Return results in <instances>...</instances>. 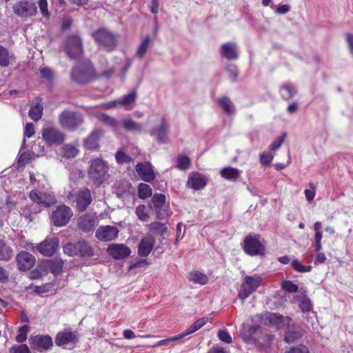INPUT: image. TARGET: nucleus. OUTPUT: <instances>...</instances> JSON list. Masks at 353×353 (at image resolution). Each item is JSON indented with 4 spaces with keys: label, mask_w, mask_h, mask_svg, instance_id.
I'll list each match as a JSON object with an SVG mask.
<instances>
[{
    "label": "nucleus",
    "mask_w": 353,
    "mask_h": 353,
    "mask_svg": "<svg viewBox=\"0 0 353 353\" xmlns=\"http://www.w3.org/2000/svg\"><path fill=\"white\" fill-rule=\"evenodd\" d=\"M108 170V165L105 161L99 158L94 159L90 161L88 176L92 181L100 185L106 180Z\"/></svg>",
    "instance_id": "nucleus-1"
},
{
    "label": "nucleus",
    "mask_w": 353,
    "mask_h": 353,
    "mask_svg": "<svg viewBox=\"0 0 353 353\" xmlns=\"http://www.w3.org/2000/svg\"><path fill=\"white\" fill-rule=\"evenodd\" d=\"M59 121L62 128L74 131L83 123L84 119L80 112L65 110L60 114Z\"/></svg>",
    "instance_id": "nucleus-2"
},
{
    "label": "nucleus",
    "mask_w": 353,
    "mask_h": 353,
    "mask_svg": "<svg viewBox=\"0 0 353 353\" xmlns=\"http://www.w3.org/2000/svg\"><path fill=\"white\" fill-rule=\"evenodd\" d=\"M92 36L95 41L108 51L113 50L117 46V37L105 29L95 31Z\"/></svg>",
    "instance_id": "nucleus-3"
},
{
    "label": "nucleus",
    "mask_w": 353,
    "mask_h": 353,
    "mask_svg": "<svg viewBox=\"0 0 353 353\" xmlns=\"http://www.w3.org/2000/svg\"><path fill=\"white\" fill-rule=\"evenodd\" d=\"M243 250L250 256L263 255L265 245L260 241L259 235H248L243 241Z\"/></svg>",
    "instance_id": "nucleus-4"
},
{
    "label": "nucleus",
    "mask_w": 353,
    "mask_h": 353,
    "mask_svg": "<svg viewBox=\"0 0 353 353\" xmlns=\"http://www.w3.org/2000/svg\"><path fill=\"white\" fill-rule=\"evenodd\" d=\"M165 200L166 197L163 194H155L152 198L150 208L154 209L158 219L163 220L170 216Z\"/></svg>",
    "instance_id": "nucleus-5"
},
{
    "label": "nucleus",
    "mask_w": 353,
    "mask_h": 353,
    "mask_svg": "<svg viewBox=\"0 0 353 353\" xmlns=\"http://www.w3.org/2000/svg\"><path fill=\"white\" fill-rule=\"evenodd\" d=\"M261 278L259 276H247L241 285L239 292V297L245 300L253 293L261 285Z\"/></svg>",
    "instance_id": "nucleus-6"
},
{
    "label": "nucleus",
    "mask_w": 353,
    "mask_h": 353,
    "mask_svg": "<svg viewBox=\"0 0 353 353\" xmlns=\"http://www.w3.org/2000/svg\"><path fill=\"white\" fill-rule=\"evenodd\" d=\"M73 215L72 210L65 205L58 206L52 214V221L57 227L65 225Z\"/></svg>",
    "instance_id": "nucleus-7"
},
{
    "label": "nucleus",
    "mask_w": 353,
    "mask_h": 353,
    "mask_svg": "<svg viewBox=\"0 0 353 353\" xmlns=\"http://www.w3.org/2000/svg\"><path fill=\"white\" fill-rule=\"evenodd\" d=\"M14 12L21 17H31L37 12V8L32 0H22L13 6Z\"/></svg>",
    "instance_id": "nucleus-8"
},
{
    "label": "nucleus",
    "mask_w": 353,
    "mask_h": 353,
    "mask_svg": "<svg viewBox=\"0 0 353 353\" xmlns=\"http://www.w3.org/2000/svg\"><path fill=\"white\" fill-rule=\"evenodd\" d=\"M93 68L90 65L75 66L71 72L72 79L79 83H85L93 77Z\"/></svg>",
    "instance_id": "nucleus-9"
},
{
    "label": "nucleus",
    "mask_w": 353,
    "mask_h": 353,
    "mask_svg": "<svg viewBox=\"0 0 353 353\" xmlns=\"http://www.w3.org/2000/svg\"><path fill=\"white\" fill-rule=\"evenodd\" d=\"M29 343L32 350L39 352L50 349L53 345L52 338L48 335H35L30 336Z\"/></svg>",
    "instance_id": "nucleus-10"
},
{
    "label": "nucleus",
    "mask_w": 353,
    "mask_h": 353,
    "mask_svg": "<svg viewBox=\"0 0 353 353\" xmlns=\"http://www.w3.org/2000/svg\"><path fill=\"white\" fill-rule=\"evenodd\" d=\"M65 50L68 57L75 59L83 53V45L81 39L77 35L69 37L65 43Z\"/></svg>",
    "instance_id": "nucleus-11"
},
{
    "label": "nucleus",
    "mask_w": 353,
    "mask_h": 353,
    "mask_svg": "<svg viewBox=\"0 0 353 353\" xmlns=\"http://www.w3.org/2000/svg\"><path fill=\"white\" fill-rule=\"evenodd\" d=\"M170 125L165 117H161L159 125L153 127L150 130V134L154 137L159 143H165L167 142Z\"/></svg>",
    "instance_id": "nucleus-12"
},
{
    "label": "nucleus",
    "mask_w": 353,
    "mask_h": 353,
    "mask_svg": "<svg viewBox=\"0 0 353 353\" xmlns=\"http://www.w3.org/2000/svg\"><path fill=\"white\" fill-rule=\"evenodd\" d=\"M77 343L76 334L70 331L60 332L55 338V343L57 346L68 349L72 348Z\"/></svg>",
    "instance_id": "nucleus-13"
},
{
    "label": "nucleus",
    "mask_w": 353,
    "mask_h": 353,
    "mask_svg": "<svg viewBox=\"0 0 353 353\" xmlns=\"http://www.w3.org/2000/svg\"><path fill=\"white\" fill-rule=\"evenodd\" d=\"M30 199L36 203L44 207H50L57 202L54 194L51 193L39 192L37 190H32L29 193Z\"/></svg>",
    "instance_id": "nucleus-14"
},
{
    "label": "nucleus",
    "mask_w": 353,
    "mask_h": 353,
    "mask_svg": "<svg viewBox=\"0 0 353 353\" xmlns=\"http://www.w3.org/2000/svg\"><path fill=\"white\" fill-rule=\"evenodd\" d=\"M59 243V239L56 237L47 238L37 245V249L41 254L51 256L57 250Z\"/></svg>",
    "instance_id": "nucleus-15"
},
{
    "label": "nucleus",
    "mask_w": 353,
    "mask_h": 353,
    "mask_svg": "<svg viewBox=\"0 0 353 353\" xmlns=\"http://www.w3.org/2000/svg\"><path fill=\"white\" fill-rule=\"evenodd\" d=\"M42 136L43 139L50 145H59L65 139L64 134L54 128L43 129Z\"/></svg>",
    "instance_id": "nucleus-16"
},
{
    "label": "nucleus",
    "mask_w": 353,
    "mask_h": 353,
    "mask_svg": "<svg viewBox=\"0 0 353 353\" xmlns=\"http://www.w3.org/2000/svg\"><path fill=\"white\" fill-rule=\"evenodd\" d=\"M107 252L113 259L120 260L128 257L131 250L124 244L114 243L108 245Z\"/></svg>",
    "instance_id": "nucleus-17"
},
{
    "label": "nucleus",
    "mask_w": 353,
    "mask_h": 353,
    "mask_svg": "<svg viewBox=\"0 0 353 353\" xmlns=\"http://www.w3.org/2000/svg\"><path fill=\"white\" fill-rule=\"evenodd\" d=\"M118 234L117 228L111 225L100 226L95 232L96 237L103 241H112L118 236Z\"/></svg>",
    "instance_id": "nucleus-18"
},
{
    "label": "nucleus",
    "mask_w": 353,
    "mask_h": 353,
    "mask_svg": "<svg viewBox=\"0 0 353 353\" xmlns=\"http://www.w3.org/2000/svg\"><path fill=\"white\" fill-rule=\"evenodd\" d=\"M135 170L139 176L145 182H151L155 179L153 167L149 162L137 163Z\"/></svg>",
    "instance_id": "nucleus-19"
},
{
    "label": "nucleus",
    "mask_w": 353,
    "mask_h": 353,
    "mask_svg": "<svg viewBox=\"0 0 353 353\" xmlns=\"http://www.w3.org/2000/svg\"><path fill=\"white\" fill-rule=\"evenodd\" d=\"M16 260L20 271H26L32 268L35 263L34 256L26 251L20 252L17 255Z\"/></svg>",
    "instance_id": "nucleus-20"
},
{
    "label": "nucleus",
    "mask_w": 353,
    "mask_h": 353,
    "mask_svg": "<svg viewBox=\"0 0 353 353\" xmlns=\"http://www.w3.org/2000/svg\"><path fill=\"white\" fill-rule=\"evenodd\" d=\"M187 185L194 190H201L207 185V180L203 174L196 172H192L189 174Z\"/></svg>",
    "instance_id": "nucleus-21"
},
{
    "label": "nucleus",
    "mask_w": 353,
    "mask_h": 353,
    "mask_svg": "<svg viewBox=\"0 0 353 353\" xmlns=\"http://www.w3.org/2000/svg\"><path fill=\"white\" fill-rule=\"evenodd\" d=\"M77 208L80 212L85 211L92 202V196L90 190L83 189L79 192L76 198Z\"/></svg>",
    "instance_id": "nucleus-22"
},
{
    "label": "nucleus",
    "mask_w": 353,
    "mask_h": 353,
    "mask_svg": "<svg viewBox=\"0 0 353 353\" xmlns=\"http://www.w3.org/2000/svg\"><path fill=\"white\" fill-rule=\"evenodd\" d=\"M97 217L94 214L88 213L79 218L78 226L83 232H90L95 226Z\"/></svg>",
    "instance_id": "nucleus-23"
},
{
    "label": "nucleus",
    "mask_w": 353,
    "mask_h": 353,
    "mask_svg": "<svg viewBox=\"0 0 353 353\" xmlns=\"http://www.w3.org/2000/svg\"><path fill=\"white\" fill-rule=\"evenodd\" d=\"M155 239L148 235L143 237L138 246V254L141 256H148L153 249L154 245Z\"/></svg>",
    "instance_id": "nucleus-24"
},
{
    "label": "nucleus",
    "mask_w": 353,
    "mask_h": 353,
    "mask_svg": "<svg viewBox=\"0 0 353 353\" xmlns=\"http://www.w3.org/2000/svg\"><path fill=\"white\" fill-rule=\"evenodd\" d=\"M220 54L228 60H235L239 58L237 45L234 42L223 44L220 48Z\"/></svg>",
    "instance_id": "nucleus-25"
},
{
    "label": "nucleus",
    "mask_w": 353,
    "mask_h": 353,
    "mask_svg": "<svg viewBox=\"0 0 353 353\" xmlns=\"http://www.w3.org/2000/svg\"><path fill=\"white\" fill-rule=\"evenodd\" d=\"M103 134V132L100 129H95L92 133L84 140L83 144L88 150H94L99 147V139Z\"/></svg>",
    "instance_id": "nucleus-26"
},
{
    "label": "nucleus",
    "mask_w": 353,
    "mask_h": 353,
    "mask_svg": "<svg viewBox=\"0 0 353 353\" xmlns=\"http://www.w3.org/2000/svg\"><path fill=\"white\" fill-rule=\"evenodd\" d=\"M262 323L270 326L279 327L285 321V318L279 314L268 312L260 317Z\"/></svg>",
    "instance_id": "nucleus-27"
},
{
    "label": "nucleus",
    "mask_w": 353,
    "mask_h": 353,
    "mask_svg": "<svg viewBox=\"0 0 353 353\" xmlns=\"http://www.w3.org/2000/svg\"><path fill=\"white\" fill-rule=\"evenodd\" d=\"M137 99V92L134 90L130 92L128 94L124 95L120 99H117V103L122 105L127 110H132L136 103Z\"/></svg>",
    "instance_id": "nucleus-28"
},
{
    "label": "nucleus",
    "mask_w": 353,
    "mask_h": 353,
    "mask_svg": "<svg viewBox=\"0 0 353 353\" xmlns=\"http://www.w3.org/2000/svg\"><path fill=\"white\" fill-rule=\"evenodd\" d=\"M77 256L83 258H90L94 256V252L91 245L85 241L77 243Z\"/></svg>",
    "instance_id": "nucleus-29"
},
{
    "label": "nucleus",
    "mask_w": 353,
    "mask_h": 353,
    "mask_svg": "<svg viewBox=\"0 0 353 353\" xmlns=\"http://www.w3.org/2000/svg\"><path fill=\"white\" fill-rule=\"evenodd\" d=\"M220 174L225 179L236 181L241 174V171L235 168L226 167L221 170Z\"/></svg>",
    "instance_id": "nucleus-30"
},
{
    "label": "nucleus",
    "mask_w": 353,
    "mask_h": 353,
    "mask_svg": "<svg viewBox=\"0 0 353 353\" xmlns=\"http://www.w3.org/2000/svg\"><path fill=\"white\" fill-rule=\"evenodd\" d=\"M152 42V41L151 37L149 35L146 36L138 46L135 55L139 59H143L150 47Z\"/></svg>",
    "instance_id": "nucleus-31"
},
{
    "label": "nucleus",
    "mask_w": 353,
    "mask_h": 353,
    "mask_svg": "<svg viewBox=\"0 0 353 353\" xmlns=\"http://www.w3.org/2000/svg\"><path fill=\"white\" fill-rule=\"evenodd\" d=\"M12 256V248L4 240H0V261H8Z\"/></svg>",
    "instance_id": "nucleus-32"
},
{
    "label": "nucleus",
    "mask_w": 353,
    "mask_h": 353,
    "mask_svg": "<svg viewBox=\"0 0 353 353\" xmlns=\"http://www.w3.org/2000/svg\"><path fill=\"white\" fill-rule=\"evenodd\" d=\"M261 330V327L259 325H254L249 327H243V335L245 341L254 343L255 339L254 335L256 334Z\"/></svg>",
    "instance_id": "nucleus-33"
},
{
    "label": "nucleus",
    "mask_w": 353,
    "mask_h": 353,
    "mask_svg": "<svg viewBox=\"0 0 353 353\" xmlns=\"http://www.w3.org/2000/svg\"><path fill=\"white\" fill-rule=\"evenodd\" d=\"M297 92L296 87L290 83H284L280 89V93L283 99L288 100L293 97Z\"/></svg>",
    "instance_id": "nucleus-34"
},
{
    "label": "nucleus",
    "mask_w": 353,
    "mask_h": 353,
    "mask_svg": "<svg viewBox=\"0 0 353 353\" xmlns=\"http://www.w3.org/2000/svg\"><path fill=\"white\" fill-rule=\"evenodd\" d=\"M14 59L13 54H9L8 50L0 45V66L7 67Z\"/></svg>",
    "instance_id": "nucleus-35"
},
{
    "label": "nucleus",
    "mask_w": 353,
    "mask_h": 353,
    "mask_svg": "<svg viewBox=\"0 0 353 353\" xmlns=\"http://www.w3.org/2000/svg\"><path fill=\"white\" fill-rule=\"evenodd\" d=\"M301 336L302 333L300 329L298 327H290L285 334V341L288 343H293Z\"/></svg>",
    "instance_id": "nucleus-36"
},
{
    "label": "nucleus",
    "mask_w": 353,
    "mask_h": 353,
    "mask_svg": "<svg viewBox=\"0 0 353 353\" xmlns=\"http://www.w3.org/2000/svg\"><path fill=\"white\" fill-rule=\"evenodd\" d=\"M218 103L221 109L228 114H232L235 110L232 101L227 97H223L218 99Z\"/></svg>",
    "instance_id": "nucleus-37"
},
{
    "label": "nucleus",
    "mask_w": 353,
    "mask_h": 353,
    "mask_svg": "<svg viewBox=\"0 0 353 353\" xmlns=\"http://www.w3.org/2000/svg\"><path fill=\"white\" fill-rule=\"evenodd\" d=\"M123 126L125 130L130 132H141L143 130V125L131 119L123 120Z\"/></svg>",
    "instance_id": "nucleus-38"
},
{
    "label": "nucleus",
    "mask_w": 353,
    "mask_h": 353,
    "mask_svg": "<svg viewBox=\"0 0 353 353\" xmlns=\"http://www.w3.org/2000/svg\"><path fill=\"white\" fill-rule=\"evenodd\" d=\"M78 152L77 148L70 144L64 145L61 150V156L66 159L74 158Z\"/></svg>",
    "instance_id": "nucleus-39"
},
{
    "label": "nucleus",
    "mask_w": 353,
    "mask_h": 353,
    "mask_svg": "<svg viewBox=\"0 0 353 353\" xmlns=\"http://www.w3.org/2000/svg\"><path fill=\"white\" fill-rule=\"evenodd\" d=\"M190 281L200 285H205L208 282V277L203 273L196 271L190 274Z\"/></svg>",
    "instance_id": "nucleus-40"
},
{
    "label": "nucleus",
    "mask_w": 353,
    "mask_h": 353,
    "mask_svg": "<svg viewBox=\"0 0 353 353\" xmlns=\"http://www.w3.org/2000/svg\"><path fill=\"white\" fill-rule=\"evenodd\" d=\"M29 117L34 121H39L43 114V105L36 103L32 105L29 111Z\"/></svg>",
    "instance_id": "nucleus-41"
},
{
    "label": "nucleus",
    "mask_w": 353,
    "mask_h": 353,
    "mask_svg": "<svg viewBox=\"0 0 353 353\" xmlns=\"http://www.w3.org/2000/svg\"><path fill=\"white\" fill-rule=\"evenodd\" d=\"M208 322V317H203L196 320L192 325H191L185 331L188 335L196 332L202 327H203Z\"/></svg>",
    "instance_id": "nucleus-42"
},
{
    "label": "nucleus",
    "mask_w": 353,
    "mask_h": 353,
    "mask_svg": "<svg viewBox=\"0 0 353 353\" xmlns=\"http://www.w3.org/2000/svg\"><path fill=\"white\" fill-rule=\"evenodd\" d=\"M63 265L62 260H50L48 261L49 270L54 274H59L61 272Z\"/></svg>",
    "instance_id": "nucleus-43"
},
{
    "label": "nucleus",
    "mask_w": 353,
    "mask_h": 353,
    "mask_svg": "<svg viewBox=\"0 0 353 353\" xmlns=\"http://www.w3.org/2000/svg\"><path fill=\"white\" fill-rule=\"evenodd\" d=\"M115 159L119 164L128 163L133 161L132 158L127 154L122 148L117 150L115 154Z\"/></svg>",
    "instance_id": "nucleus-44"
},
{
    "label": "nucleus",
    "mask_w": 353,
    "mask_h": 353,
    "mask_svg": "<svg viewBox=\"0 0 353 353\" xmlns=\"http://www.w3.org/2000/svg\"><path fill=\"white\" fill-rule=\"evenodd\" d=\"M152 189L149 185L140 183L138 187L139 197L142 199L150 197L152 195Z\"/></svg>",
    "instance_id": "nucleus-45"
},
{
    "label": "nucleus",
    "mask_w": 353,
    "mask_h": 353,
    "mask_svg": "<svg viewBox=\"0 0 353 353\" xmlns=\"http://www.w3.org/2000/svg\"><path fill=\"white\" fill-rule=\"evenodd\" d=\"M135 214L141 221H148L150 217L149 214L145 212V205L143 204L136 207Z\"/></svg>",
    "instance_id": "nucleus-46"
},
{
    "label": "nucleus",
    "mask_w": 353,
    "mask_h": 353,
    "mask_svg": "<svg viewBox=\"0 0 353 353\" xmlns=\"http://www.w3.org/2000/svg\"><path fill=\"white\" fill-rule=\"evenodd\" d=\"M29 328L30 327L28 325H24L19 328L18 334L15 337L17 342L23 343L27 339Z\"/></svg>",
    "instance_id": "nucleus-47"
},
{
    "label": "nucleus",
    "mask_w": 353,
    "mask_h": 353,
    "mask_svg": "<svg viewBox=\"0 0 353 353\" xmlns=\"http://www.w3.org/2000/svg\"><path fill=\"white\" fill-rule=\"evenodd\" d=\"M190 165V159L185 155H180L177 158L176 168L181 170H187Z\"/></svg>",
    "instance_id": "nucleus-48"
},
{
    "label": "nucleus",
    "mask_w": 353,
    "mask_h": 353,
    "mask_svg": "<svg viewBox=\"0 0 353 353\" xmlns=\"http://www.w3.org/2000/svg\"><path fill=\"white\" fill-rule=\"evenodd\" d=\"M299 305L303 312H308L312 309L311 301L305 296L301 299Z\"/></svg>",
    "instance_id": "nucleus-49"
},
{
    "label": "nucleus",
    "mask_w": 353,
    "mask_h": 353,
    "mask_svg": "<svg viewBox=\"0 0 353 353\" xmlns=\"http://www.w3.org/2000/svg\"><path fill=\"white\" fill-rule=\"evenodd\" d=\"M101 119L106 125L112 127L114 129H118L120 126V123L117 119L107 114H102Z\"/></svg>",
    "instance_id": "nucleus-50"
},
{
    "label": "nucleus",
    "mask_w": 353,
    "mask_h": 353,
    "mask_svg": "<svg viewBox=\"0 0 353 353\" xmlns=\"http://www.w3.org/2000/svg\"><path fill=\"white\" fill-rule=\"evenodd\" d=\"M150 231L159 234H163L166 230L164 224L159 222H153L148 225Z\"/></svg>",
    "instance_id": "nucleus-51"
},
{
    "label": "nucleus",
    "mask_w": 353,
    "mask_h": 353,
    "mask_svg": "<svg viewBox=\"0 0 353 353\" xmlns=\"http://www.w3.org/2000/svg\"><path fill=\"white\" fill-rule=\"evenodd\" d=\"M292 266L296 271L299 272H309L312 270L311 265H303L297 259L292 261Z\"/></svg>",
    "instance_id": "nucleus-52"
},
{
    "label": "nucleus",
    "mask_w": 353,
    "mask_h": 353,
    "mask_svg": "<svg viewBox=\"0 0 353 353\" xmlns=\"http://www.w3.org/2000/svg\"><path fill=\"white\" fill-rule=\"evenodd\" d=\"M227 72L229 74V78L232 81L234 82L237 80L239 70L236 65L234 64H229L227 67Z\"/></svg>",
    "instance_id": "nucleus-53"
},
{
    "label": "nucleus",
    "mask_w": 353,
    "mask_h": 353,
    "mask_svg": "<svg viewBox=\"0 0 353 353\" xmlns=\"http://www.w3.org/2000/svg\"><path fill=\"white\" fill-rule=\"evenodd\" d=\"M274 158L271 151L264 152L260 155V162L263 165H269Z\"/></svg>",
    "instance_id": "nucleus-54"
},
{
    "label": "nucleus",
    "mask_w": 353,
    "mask_h": 353,
    "mask_svg": "<svg viewBox=\"0 0 353 353\" xmlns=\"http://www.w3.org/2000/svg\"><path fill=\"white\" fill-rule=\"evenodd\" d=\"M63 252L69 256H77V243H68L63 246Z\"/></svg>",
    "instance_id": "nucleus-55"
},
{
    "label": "nucleus",
    "mask_w": 353,
    "mask_h": 353,
    "mask_svg": "<svg viewBox=\"0 0 353 353\" xmlns=\"http://www.w3.org/2000/svg\"><path fill=\"white\" fill-rule=\"evenodd\" d=\"M37 3L42 16L43 17H49L50 14L48 11V4L47 0H38Z\"/></svg>",
    "instance_id": "nucleus-56"
},
{
    "label": "nucleus",
    "mask_w": 353,
    "mask_h": 353,
    "mask_svg": "<svg viewBox=\"0 0 353 353\" xmlns=\"http://www.w3.org/2000/svg\"><path fill=\"white\" fill-rule=\"evenodd\" d=\"M10 353H30V349L26 344L14 345L10 350Z\"/></svg>",
    "instance_id": "nucleus-57"
},
{
    "label": "nucleus",
    "mask_w": 353,
    "mask_h": 353,
    "mask_svg": "<svg viewBox=\"0 0 353 353\" xmlns=\"http://www.w3.org/2000/svg\"><path fill=\"white\" fill-rule=\"evenodd\" d=\"M282 288L288 292H296L298 291V286L290 281H285L282 283Z\"/></svg>",
    "instance_id": "nucleus-58"
},
{
    "label": "nucleus",
    "mask_w": 353,
    "mask_h": 353,
    "mask_svg": "<svg viewBox=\"0 0 353 353\" xmlns=\"http://www.w3.org/2000/svg\"><path fill=\"white\" fill-rule=\"evenodd\" d=\"M219 339L228 344H230L232 342L231 336L229 334L227 330H220L218 332Z\"/></svg>",
    "instance_id": "nucleus-59"
},
{
    "label": "nucleus",
    "mask_w": 353,
    "mask_h": 353,
    "mask_svg": "<svg viewBox=\"0 0 353 353\" xmlns=\"http://www.w3.org/2000/svg\"><path fill=\"white\" fill-rule=\"evenodd\" d=\"M309 186L310 187L311 189H307L305 190V197H306V199L310 202L312 201L314 196H315V190H314V188H315V185L314 183H310L309 184Z\"/></svg>",
    "instance_id": "nucleus-60"
},
{
    "label": "nucleus",
    "mask_w": 353,
    "mask_h": 353,
    "mask_svg": "<svg viewBox=\"0 0 353 353\" xmlns=\"http://www.w3.org/2000/svg\"><path fill=\"white\" fill-rule=\"evenodd\" d=\"M285 353H309V349L304 345H299L291 348Z\"/></svg>",
    "instance_id": "nucleus-61"
},
{
    "label": "nucleus",
    "mask_w": 353,
    "mask_h": 353,
    "mask_svg": "<svg viewBox=\"0 0 353 353\" xmlns=\"http://www.w3.org/2000/svg\"><path fill=\"white\" fill-rule=\"evenodd\" d=\"M285 134H284L281 137L279 138L278 139L275 140L270 145V150L271 151H275L278 150L282 145L284 139H285Z\"/></svg>",
    "instance_id": "nucleus-62"
},
{
    "label": "nucleus",
    "mask_w": 353,
    "mask_h": 353,
    "mask_svg": "<svg viewBox=\"0 0 353 353\" xmlns=\"http://www.w3.org/2000/svg\"><path fill=\"white\" fill-rule=\"evenodd\" d=\"M41 76L48 80L52 78L53 72L51 69L48 68H43L40 70Z\"/></svg>",
    "instance_id": "nucleus-63"
},
{
    "label": "nucleus",
    "mask_w": 353,
    "mask_h": 353,
    "mask_svg": "<svg viewBox=\"0 0 353 353\" xmlns=\"http://www.w3.org/2000/svg\"><path fill=\"white\" fill-rule=\"evenodd\" d=\"M34 134V129L32 123H27L24 130V137L30 138Z\"/></svg>",
    "instance_id": "nucleus-64"
}]
</instances>
